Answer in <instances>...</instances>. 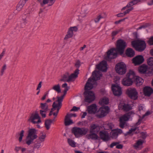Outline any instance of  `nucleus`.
<instances>
[{
  "instance_id": "nucleus-1",
  "label": "nucleus",
  "mask_w": 153,
  "mask_h": 153,
  "mask_svg": "<svg viewBox=\"0 0 153 153\" xmlns=\"http://www.w3.org/2000/svg\"><path fill=\"white\" fill-rule=\"evenodd\" d=\"M93 76L92 78H89L88 82L86 83L85 87V91L84 92L85 98L84 101L90 103L93 101L95 99V96L94 93L89 90H91L93 87V84L91 83L92 80L97 81L100 79V77L102 76V74H100L99 71L95 70L92 74Z\"/></svg>"
},
{
  "instance_id": "nucleus-2",
  "label": "nucleus",
  "mask_w": 153,
  "mask_h": 153,
  "mask_svg": "<svg viewBox=\"0 0 153 153\" xmlns=\"http://www.w3.org/2000/svg\"><path fill=\"white\" fill-rule=\"evenodd\" d=\"M134 72L130 70L126 74V76L122 81V84L125 86H130L132 85L134 82Z\"/></svg>"
},
{
  "instance_id": "nucleus-3",
  "label": "nucleus",
  "mask_w": 153,
  "mask_h": 153,
  "mask_svg": "<svg viewBox=\"0 0 153 153\" xmlns=\"http://www.w3.org/2000/svg\"><path fill=\"white\" fill-rule=\"evenodd\" d=\"M37 130L34 128L29 129L26 141V143L28 145H30L33 143V140L37 138Z\"/></svg>"
},
{
  "instance_id": "nucleus-4",
  "label": "nucleus",
  "mask_w": 153,
  "mask_h": 153,
  "mask_svg": "<svg viewBox=\"0 0 153 153\" xmlns=\"http://www.w3.org/2000/svg\"><path fill=\"white\" fill-rule=\"evenodd\" d=\"M132 46L139 52L144 51L146 48V44L144 40H134L131 42Z\"/></svg>"
},
{
  "instance_id": "nucleus-5",
  "label": "nucleus",
  "mask_w": 153,
  "mask_h": 153,
  "mask_svg": "<svg viewBox=\"0 0 153 153\" xmlns=\"http://www.w3.org/2000/svg\"><path fill=\"white\" fill-rule=\"evenodd\" d=\"M79 69H76L74 71V73L70 75H69L68 72H67L62 76V78L59 81L68 82L71 81L73 79H75L78 77V75L79 73Z\"/></svg>"
},
{
  "instance_id": "nucleus-6",
  "label": "nucleus",
  "mask_w": 153,
  "mask_h": 153,
  "mask_svg": "<svg viewBox=\"0 0 153 153\" xmlns=\"http://www.w3.org/2000/svg\"><path fill=\"white\" fill-rule=\"evenodd\" d=\"M126 45V43L124 40L121 39L118 40L116 44L117 52L120 55L123 54Z\"/></svg>"
},
{
  "instance_id": "nucleus-7",
  "label": "nucleus",
  "mask_w": 153,
  "mask_h": 153,
  "mask_svg": "<svg viewBox=\"0 0 153 153\" xmlns=\"http://www.w3.org/2000/svg\"><path fill=\"white\" fill-rule=\"evenodd\" d=\"M88 131L87 128H81L75 127L72 128V132L74 135L76 137L78 138L81 135L86 134Z\"/></svg>"
},
{
  "instance_id": "nucleus-8",
  "label": "nucleus",
  "mask_w": 153,
  "mask_h": 153,
  "mask_svg": "<svg viewBox=\"0 0 153 153\" xmlns=\"http://www.w3.org/2000/svg\"><path fill=\"white\" fill-rule=\"evenodd\" d=\"M115 70L116 72L119 74H124L126 71V65L123 62H119L116 65Z\"/></svg>"
},
{
  "instance_id": "nucleus-9",
  "label": "nucleus",
  "mask_w": 153,
  "mask_h": 153,
  "mask_svg": "<svg viewBox=\"0 0 153 153\" xmlns=\"http://www.w3.org/2000/svg\"><path fill=\"white\" fill-rule=\"evenodd\" d=\"M41 118L37 112L36 111L34 114H31V116L28 119V121H30L33 124H38L41 122Z\"/></svg>"
},
{
  "instance_id": "nucleus-10",
  "label": "nucleus",
  "mask_w": 153,
  "mask_h": 153,
  "mask_svg": "<svg viewBox=\"0 0 153 153\" xmlns=\"http://www.w3.org/2000/svg\"><path fill=\"white\" fill-rule=\"evenodd\" d=\"M114 51H116V48H111L107 52V55L104 57V59L108 61H110L111 59L116 58L117 55V53L114 52Z\"/></svg>"
},
{
  "instance_id": "nucleus-11",
  "label": "nucleus",
  "mask_w": 153,
  "mask_h": 153,
  "mask_svg": "<svg viewBox=\"0 0 153 153\" xmlns=\"http://www.w3.org/2000/svg\"><path fill=\"white\" fill-rule=\"evenodd\" d=\"M126 94L131 99L136 100L137 99L138 93L135 88H130L127 89Z\"/></svg>"
},
{
  "instance_id": "nucleus-12",
  "label": "nucleus",
  "mask_w": 153,
  "mask_h": 153,
  "mask_svg": "<svg viewBox=\"0 0 153 153\" xmlns=\"http://www.w3.org/2000/svg\"><path fill=\"white\" fill-rule=\"evenodd\" d=\"M132 62L135 65H139L143 63L144 61L143 56L142 55H138L132 59Z\"/></svg>"
},
{
  "instance_id": "nucleus-13",
  "label": "nucleus",
  "mask_w": 153,
  "mask_h": 153,
  "mask_svg": "<svg viewBox=\"0 0 153 153\" xmlns=\"http://www.w3.org/2000/svg\"><path fill=\"white\" fill-rule=\"evenodd\" d=\"M111 88L115 96H119L122 94L121 88L119 85L114 84L112 85Z\"/></svg>"
},
{
  "instance_id": "nucleus-14",
  "label": "nucleus",
  "mask_w": 153,
  "mask_h": 153,
  "mask_svg": "<svg viewBox=\"0 0 153 153\" xmlns=\"http://www.w3.org/2000/svg\"><path fill=\"white\" fill-rule=\"evenodd\" d=\"M107 65L106 62L105 61L103 60L99 64L96 65V67L99 70L105 72L107 71Z\"/></svg>"
},
{
  "instance_id": "nucleus-15",
  "label": "nucleus",
  "mask_w": 153,
  "mask_h": 153,
  "mask_svg": "<svg viewBox=\"0 0 153 153\" xmlns=\"http://www.w3.org/2000/svg\"><path fill=\"white\" fill-rule=\"evenodd\" d=\"M109 107L108 106L102 105L99 109L100 112V114L99 115L100 117H102L106 115L108 113L109 110Z\"/></svg>"
},
{
  "instance_id": "nucleus-16",
  "label": "nucleus",
  "mask_w": 153,
  "mask_h": 153,
  "mask_svg": "<svg viewBox=\"0 0 153 153\" xmlns=\"http://www.w3.org/2000/svg\"><path fill=\"white\" fill-rule=\"evenodd\" d=\"M99 134L100 139L104 141H107L110 139L108 134L105 131H100Z\"/></svg>"
},
{
  "instance_id": "nucleus-17",
  "label": "nucleus",
  "mask_w": 153,
  "mask_h": 153,
  "mask_svg": "<svg viewBox=\"0 0 153 153\" xmlns=\"http://www.w3.org/2000/svg\"><path fill=\"white\" fill-rule=\"evenodd\" d=\"M143 91L145 96L149 97L153 93V89L150 87L145 86L143 88Z\"/></svg>"
},
{
  "instance_id": "nucleus-18",
  "label": "nucleus",
  "mask_w": 153,
  "mask_h": 153,
  "mask_svg": "<svg viewBox=\"0 0 153 153\" xmlns=\"http://www.w3.org/2000/svg\"><path fill=\"white\" fill-rule=\"evenodd\" d=\"M122 132V131L120 129H116L112 130L111 132V137L113 139H116L118 134H121Z\"/></svg>"
},
{
  "instance_id": "nucleus-19",
  "label": "nucleus",
  "mask_w": 153,
  "mask_h": 153,
  "mask_svg": "<svg viewBox=\"0 0 153 153\" xmlns=\"http://www.w3.org/2000/svg\"><path fill=\"white\" fill-rule=\"evenodd\" d=\"M134 82L135 83L136 85L137 86H139L142 85L143 82V79L139 77L138 76H135L134 73Z\"/></svg>"
},
{
  "instance_id": "nucleus-20",
  "label": "nucleus",
  "mask_w": 153,
  "mask_h": 153,
  "mask_svg": "<svg viewBox=\"0 0 153 153\" xmlns=\"http://www.w3.org/2000/svg\"><path fill=\"white\" fill-rule=\"evenodd\" d=\"M88 113L90 114H95L97 112V108L96 104H94L89 106L87 108Z\"/></svg>"
},
{
  "instance_id": "nucleus-21",
  "label": "nucleus",
  "mask_w": 153,
  "mask_h": 153,
  "mask_svg": "<svg viewBox=\"0 0 153 153\" xmlns=\"http://www.w3.org/2000/svg\"><path fill=\"white\" fill-rule=\"evenodd\" d=\"M148 68V66L145 64H143L138 67V70L140 74H147Z\"/></svg>"
},
{
  "instance_id": "nucleus-22",
  "label": "nucleus",
  "mask_w": 153,
  "mask_h": 153,
  "mask_svg": "<svg viewBox=\"0 0 153 153\" xmlns=\"http://www.w3.org/2000/svg\"><path fill=\"white\" fill-rule=\"evenodd\" d=\"M99 130V126L95 124H91L90 126V133H97Z\"/></svg>"
},
{
  "instance_id": "nucleus-23",
  "label": "nucleus",
  "mask_w": 153,
  "mask_h": 153,
  "mask_svg": "<svg viewBox=\"0 0 153 153\" xmlns=\"http://www.w3.org/2000/svg\"><path fill=\"white\" fill-rule=\"evenodd\" d=\"M126 53L128 57H132L135 55V52L132 49L128 48L126 51Z\"/></svg>"
},
{
  "instance_id": "nucleus-24",
  "label": "nucleus",
  "mask_w": 153,
  "mask_h": 153,
  "mask_svg": "<svg viewBox=\"0 0 153 153\" xmlns=\"http://www.w3.org/2000/svg\"><path fill=\"white\" fill-rule=\"evenodd\" d=\"M86 136L88 139L97 140L98 138V135L95 132L90 133V134H87Z\"/></svg>"
},
{
  "instance_id": "nucleus-25",
  "label": "nucleus",
  "mask_w": 153,
  "mask_h": 153,
  "mask_svg": "<svg viewBox=\"0 0 153 153\" xmlns=\"http://www.w3.org/2000/svg\"><path fill=\"white\" fill-rule=\"evenodd\" d=\"M26 1L25 0H21L16 6V10L18 11H20L26 3Z\"/></svg>"
},
{
  "instance_id": "nucleus-26",
  "label": "nucleus",
  "mask_w": 153,
  "mask_h": 153,
  "mask_svg": "<svg viewBox=\"0 0 153 153\" xmlns=\"http://www.w3.org/2000/svg\"><path fill=\"white\" fill-rule=\"evenodd\" d=\"M62 88H65V89L63 91V94L61 96L59 97V98L63 100L64 96L67 93V92L70 89V87H69L67 86V84L66 83H65L63 84L62 85Z\"/></svg>"
},
{
  "instance_id": "nucleus-27",
  "label": "nucleus",
  "mask_w": 153,
  "mask_h": 153,
  "mask_svg": "<svg viewBox=\"0 0 153 153\" xmlns=\"http://www.w3.org/2000/svg\"><path fill=\"white\" fill-rule=\"evenodd\" d=\"M122 109L125 111H129L132 108L131 105L127 103H123L122 104Z\"/></svg>"
},
{
  "instance_id": "nucleus-28",
  "label": "nucleus",
  "mask_w": 153,
  "mask_h": 153,
  "mask_svg": "<svg viewBox=\"0 0 153 153\" xmlns=\"http://www.w3.org/2000/svg\"><path fill=\"white\" fill-rule=\"evenodd\" d=\"M73 122L72 120L70 119V118L66 115L65 119V126H67L72 124Z\"/></svg>"
},
{
  "instance_id": "nucleus-29",
  "label": "nucleus",
  "mask_w": 153,
  "mask_h": 153,
  "mask_svg": "<svg viewBox=\"0 0 153 153\" xmlns=\"http://www.w3.org/2000/svg\"><path fill=\"white\" fill-rule=\"evenodd\" d=\"M39 108H40L41 110H44L46 111H48L49 109L48 105L47 103L46 102L40 103Z\"/></svg>"
},
{
  "instance_id": "nucleus-30",
  "label": "nucleus",
  "mask_w": 153,
  "mask_h": 153,
  "mask_svg": "<svg viewBox=\"0 0 153 153\" xmlns=\"http://www.w3.org/2000/svg\"><path fill=\"white\" fill-rule=\"evenodd\" d=\"M52 123V121L51 119H48L45 120V126L47 130L49 129L51 124Z\"/></svg>"
},
{
  "instance_id": "nucleus-31",
  "label": "nucleus",
  "mask_w": 153,
  "mask_h": 153,
  "mask_svg": "<svg viewBox=\"0 0 153 153\" xmlns=\"http://www.w3.org/2000/svg\"><path fill=\"white\" fill-rule=\"evenodd\" d=\"M151 114L150 111H148L146 113L144 114L141 118H140L138 120L137 122L136 123V125H139L141 123V121L144 118L145 116H148Z\"/></svg>"
},
{
  "instance_id": "nucleus-32",
  "label": "nucleus",
  "mask_w": 153,
  "mask_h": 153,
  "mask_svg": "<svg viewBox=\"0 0 153 153\" xmlns=\"http://www.w3.org/2000/svg\"><path fill=\"white\" fill-rule=\"evenodd\" d=\"M109 103V100L107 97H104L99 101V103L101 105H107Z\"/></svg>"
},
{
  "instance_id": "nucleus-33",
  "label": "nucleus",
  "mask_w": 153,
  "mask_h": 153,
  "mask_svg": "<svg viewBox=\"0 0 153 153\" xmlns=\"http://www.w3.org/2000/svg\"><path fill=\"white\" fill-rule=\"evenodd\" d=\"M56 98L57 99V100L56 101V102H58V103L57 104L55 102V105H56V107H58L59 108H61L62 105V102L63 100L59 98V97L58 96Z\"/></svg>"
},
{
  "instance_id": "nucleus-34",
  "label": "nucleus",
  "mask_w": 153,
  "mask_h": 153,
  "mask_svg": "<svg viewBox=\"0 0 153 153\" xmlns=\"http://www.w3.org/2000/svg\"><path fill=\"white\" fill-rule=\"evenodd\" d=\"M46 137V135L45 134L41 132L40 136L38 137V139L41 142H43L45 141Z\"/></svg>"
},
{
  "instance_id": "nucleus-35",
  "label": "nucleus",
  "mask_w": 153,
  "mask_h": 153,
  "mask_svg": "<svg viewBox=\"0 0 153 153\" xmlns=\"http://www.w3.org/2000/svg\"><path fill=\"white\" fill-rule=\"evenodd\" d=\"M73 35V33L69 29L67 32V34L66 35L65 38L64 40H66L69 38L72 37Z\"/></svg>"
},
{
  "instance_id": "nucleus-36",
  "label": "nucleus",
  "mask_w": 153,
  "mask_h": 153,
  "mask_svg": "<svg viewBox=\"0 0 153 153\" xmlns=\"http://www.w3.org/2000/svg\"><path fill=\"white\" fill-rule=\"evenodd\" d=\"M52 89L58 93H60L61 92L60 85L59 84L54 85Z\"/></svg>"
},
{
  "instance_id": "nucleus-37",
  "label": "nucleus",
  "mask_w": 153,
  "mask_h": 153,
  "mask_svg": "<svg viewBox=\"0 0 153 153\" xmlns=\"http://www.w3.org/2000/svg\"><path fill=\"white\" fill-rule=\"evenodd\" d=\"M147 64L149 66L153 67V57H150L147 59Z\"/></svg>"
},
{
  "instance_id": "nucleus-38",
  "label": "nucleus",
  "mask_w": 153,
  "mask_h": 153,
  "mask_svg": "<svg viewBox=\"0 0 153 153\" xmlns=\"http://www.w3.org/2000/svg\"><path fill=\"white\" fill-rule=\"evenodd\" d=\"M68 142L69 145L71 147H76V143L71 139H68Z\"/></svg>"
},
{
  "instance_id": "nucleus-39",
  "label": "nucleus",
  "mask_w": 153,
  "mask_h": 153,
  "mask_svg": "<svg viewBox=\"0 0 153 153\" xmlns=\"http://www.w3.org/2000/svg\"><path fill=\"white\" fill-rule=\"evenodd\" d=\"M47 111L41 110H39V113L40 114L42 118H45L46 117V113Z\"/></svg>"
},
{
  "instance_id": "nucleus-40",
  "label": "nucleus",
  "mask_w": 153,
  "mask_h": 153,
  "mask_svg": "<svg viewBox=\"0 0 153 153\" xmlns=\"http://www.w3.org/2000/svg\"><path fill=\"white\" fill-rule=\"evenodd\" d=\"M24 131L23 130H22L20 133L19 134V140L20 142L22 140V138L24 136Z\"/></svg>"
},
{
  "instance_id": "nucleus-41",
  "label": "nucleus",
  "mask_w": 153,
  "mask_h": 153,
  "mask_svg": "<svg viewBox=\"0 0 153 153\" xmlns=\"http://www.w3.org/2000/svg\"><path fill=\"white\" fill-rule=\"evenodd\" d=\"M121 31L120 30H117L114 31L112 32L111 33V36L113 37L112 39L114 38V36L116 35L120 31Z\"/></svg>"
},
{
  "instance_id": "nucleus-42",
  "label": "nucleus",
  "mask_w": 153,
  "mask_h": 153,
  "mask_svg": "<svg viewBox=\"0 0 153 153\" xmlns=\"http://www.w3.org/2000/svg\"><path fill=\"white\" fill-rule=\"evenodd\" d=\"M103 18V17L101 15H100L94 19V21L96 23H98L99 22L100 19Z\"/></svg>"
},
{
  "instance_id": "nucleus-43",
  "label": "nucleus",
  "mask_w": 153,
  "mask_h": 153,
  "mask_svg": "<svg viewBox=\"0 0 153 153\" xmlns=\"http://www.w3.org/2000/svg\"><path fill=\"white\" fill-rule=\"evenodd\" d=\"M147 42L149 45H153V36L151 37Z\"/></svg>"
},
{
  "instance_id": "nucleus-44",
  "label": "nucleus",
  "mask_w": 153,
  "mask_h": 153,
  "mask_svg": "<svg viewBox=\"0 0 153 153\" xmlns=\"http://www.w3.org/2000/svg\"><path fill=\"white\" fill-rule=\"evenodd\" d=\"M150 24L149 23H146L144 25H142L140 27L138 28L137 29V30L141 29H142V28H145L148 27L150 26Z\"/></svg>"
},
{
  "instance_id": "nucleus-45",
  "label": "nucleus",
  "mask_w": 153,
  "mask_h": 153,
  "mask_svg": "<svg viewBox=\"0 0 153 153\" xmlns=\"http://www.w3.org/2000/svg\"><path fill=\"white\" fill-rule=\"evenodd\" d=\"M120 119L125 122L128 121L129 119L125 114L122 117H121L120 118Z\"/></svg>"
},
{
  "instance_id": "nucleus-46",
  "label": "nucleus",
  "mask_w": 153,
  "mask_h": 153,
  "mask_svg": "<svg viewBox=\"0 0 153 153\" xmlns=\"http://www.w3.org/2000/svg\"><path fill=\"white\" fill-rule=\"evenodd\" d=\"M7 65L6 64H5L2 67L1 71V76H2L4 72V71L6 69Z\"/></svg>"
},
{
  "instance_id": "nucleus-47",
  "label": "nucleus",
  "mask_w": 153,
  "mask_h": 153,
  "mask_svg": "<svg viewBox=\"0 0 153 153\" xmlns=\"http://www.w3.org/2000/svg\"><path fill=\"white\" fill-rule=\"evenodd\" d=\"M143 143V141L141 140H139L136 143V145L134 146L135 147H137L138 146L142 145Z\"/></svg>"
},
{
  "instance_id": "nucleus-48",
  "label": "nucleus",
  "mask_w": 153,
  "mask_h": 153,
  "mask_svg": "<svg viewBox=\"0 0 153 153\" xmlns=\"http://www.w3.org/2000/svg\"><path fill=\"white\" fill-rule=\"evenodd\" d=\"M80 65L81 64L80 61L79 60H77L75 64V66L77 68L76 69H79L78 68L80 67Z\"/></svg>"
},
{
  "instance_id": "nucleus-49",
  "label": "nucleus",
  "mask_w": 153,
  "mask_h": 153,
  "mask_svg": "<svg viewBox=\"0 0 153 153\" xmlns=\"http://www.w3.org/2000/svg\"><path fill=\"white\" fill-rule=\"evenodd\" d=\"M147 74H148L149 75L153 74V68H150L148 69H147Z\"/></svg>"
},
{
  "instance_id": "nucleus-50",
  "label": "nucleus",
  "mask_w": 153,
  "mask_h": 153,
  "mask_svg": "<svg viewBox=\"0 0 153 153\" xmlns=\"http://www.w3.org/2000/svg\"><path fill=\"white\" fill-rule=\"evenodd\" d=\"M125 123V121L120 119V126L121 128H123L124 127Z\"/></svg>"
},
{
  "instance_id": "nucleus-51",
  "label": "nucleus",
  "mask_w": 153,
  "mask_h": 153,
  "mask_svg": "<svg viewBox=\"0 0 153 153\" xmlns=\"http://www.w3.org/2000/svg\"><path fill=\"white\" fill-rule=\"evenodd\" d=\"M88 13V12L87 10L82 11L81 13V16L83 17H85L86 14Z\"/></svg>"
},
{
  "instance_id": "nucleus-52",
  "label": "nucleus",
  "mask_w": 153,
  "mask_h": 153,
  "mask_svg": "<svg viewBox=\"0 0 153 153\" xmlns=\"http://www.w3.org/2000/svg\"><path fill=\"white\" fill-rule=\"evenodd\" d=\"M69 29L71 30V31L72 32L73 31H76L78 30V28L74 26L73 27H70Z\"/></svg>"
},
{
  "instance_id": "nucleus-53",
  "label": "nucleus",
  "mask_w": 153,
  "mask_h": 153,
  "mask_svg": "<svg viewBox=\"0 0 153 153\" xmlns=\"http://www.w3.org/2000/svg\"><path fill=\"white\" fill-rule=\"evenodd\" d=\"M80 109L79 107H76L75 106L73 107V108L70 110L71 111H77Z\"/></svg>"
},
{
  "instance_id": "nucleus-54",
  "label": "nucleus",
  "mask_w": 153,
  "mask_h": 153,
  "mask_svg": "<svg viewBox=\"0 0 153 153\" xmlns=\"http://www.w3.org/2000/svg\"><path fill=\"white\" fill-rule=\"evenodd\" d=\"M49 1V0H43L42 2L40 3L41 6L43 7L45 4H48Z\"/></svg>"
},
{
  "instance_id": "nucleus-55",
  "label": "nucleus",
  "mask_w": 153,
  "mask_h": 153,
  "mask_svg": "<svg viewBox=\"0 0 153 153\" xmlns=\"http://www.w3.org/2000/svg\"><path fill=\"white\" fill-rule=\"evenodd\" d=\"M134 113L132 111H129L128 113H126V114L127 117L129 119L132 114H134Z\"/></svg>"
},
{
  "instance_id": "nucleus-56",
  "label": "nucleus",
  "mask_w": 153,
  "mask_h": 153,
  "mask_svg": "<svg viewBox=\"0 0 153 153\" xmlns=\"http://www.w3.org/2000/svg\"><path fill=\"white\" fill-rule=\"evenodd\" d=\"M119 144V142H115L112 143L110 145V147L111 148H112L114 146H117Z\"/></svg>"
},
{
  "instance_id": "nucleus-57",
  "label": "nucleus",
  "mask_w": 153,
  "mask_h": 153,
  "mask_svg": "<svg viewBox=\"0 0 153 153\" xmlns=\"http://www.w3.org/2000/svg\"><path fill=\"white\" fill-rule=\"evenodd\" d=\"M55 104V102H53V103L52 105V108L51 109V111H52V112H53L55 109L56 108V105Z\"/></svg>"
},
{
  "instance_id": "nucleus-58",
  "label": "nucleus",
  "mask_w": 153,
  "mask_h": 153,
  "mask_svg": "<svg viewBox=\"0 0 153 153\" xmlns=\"http://www.w3.org/2000/svg\"><path fill=\"white\" fill-rule=\"evenodd\" d=\"M126 19H127V18H126L124 19L120 20L118 21H116L114 23L115 24H118L120 23V22L124 21Z\"/></svg>"
},
{
  "instance_id": "nucleus-59",
  "label": "nucleus",
  "mask_w": 153,
  "mask_h": 153,
  "mask_svg": "<svg viewBox=\"0 0 153 153\" xmlns=\"http://www.w3.org/2000/svg\"><path fill=\"white\" fill-rule=\"evenodd\" d=\"M143 104H140L138 107V111H140L141 110H143Z\"/></svg>"
},
{
  "instance_id": "nucleus-60",
  "label": "nucleus",
  "mask_w": 153,
  "mask_h": 153,
  "mask_svg": "<svg viewBox=\"0 0 153 153\" xmlns=\"http://www.w3.org/2000/svg\"><path fill=\"white\" fill-rule=\"evenodd\" d=\"M134 4H133V2L132 1H131L129 2L127 5V8L129 7H131L133 5H134Z\"/></svg>"
},
{
  "instance_id": "nucleus-61",
  "label": "nucleus",
  "mask_w": 153,
  "mask_h": 153,
  "mask_svg": "<svg viewBox=\"0 0 153 153\" xmlns=\"http://www.w3.org/2000/svg\"><path fill=\"white\" fill-rule=\"evenodd\" d=\"M66 115H68V116L70 118L72 117H76V115L75 114H67Z\"/></svg>"
},
{
  "instance_id": "nucleus-62",
  "label": "nucleus",
  "mask_w": 153,
  "mask_h": 153,
  "mask_svg": "<svg viewBox=\"0 0 153 153\" xmlns=\"http://www.w3.org/2000/svg\"><path fill=\"white\" fill-rule=\"evenodd\" d=\"M132 1L133 2L134 5L137 4L139 2L141 1V0H132Z\"/></svg>"
},
{
  "instance_id": "nucleus-63",
  "label": "nucleus",
  "mask_w": 153,
  "mask_h": 153,
  "mask_svg": "<svg viewBox=\"0 0 153 153\" xmlns=\"http://www.w3.org/2000/svg\"><path fill=\"white\" fill-rule=\"evenodd\" d=\"M141 134L142 136V137L143 139L146 138V133L143 132H142L141 133Z\"/></svg>"
},
{
  "instance_id": "nucleus-64",
  "label": "nucleus",
  "mask_w": 153,
  "mask_h": 153,
  "mask_svg": "<svg viewBox=\"0 0 153 153\" xmlns=\"http://www.w3.org/2000/svg\"><path fill=\"white\" fill-rule=\"evenodd\" d=\"M123 146L121 144H118L116 146V148L117 149H122L123 148Z\"/></svg>"
}]
</instances>
